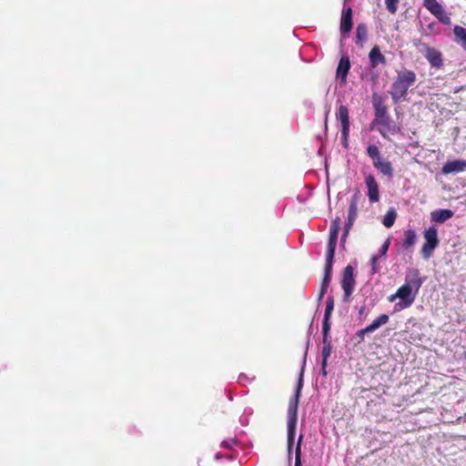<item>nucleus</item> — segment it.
I'll list each match as a JSON object with an SVG mask.
<instances>
[{
    "instance_id": "nucleus-1",
    "label": "nucleus",
    "mask_w": 466,
    "mask_h": 466,
    "mask_svg": "<svg viewBox=\"0 0 466 466\" xmlns=\"http://www.w3.org/2000/svg\"><path fill=\"white\" fill-rule=\"evenodd\" d=\"M302 387V381L301 379L299 380L295 394L289 399V408H288V450L289 453L291 451V447L295 441V433H296V427H297V420H298V406H299V400L300 396Z\"/></svg>"
},
{
    "instance_id": "nucleus-2",
    "label": "nucleus",
    "mask_w": 466,
    "mask_h": 466,
    "mask_svg": "<svg viewBox=\"0 0 466 466\" xmlns=\"http://www.w3.org/2000/svg\"><path fill=\"white\" fill-rule=\"evenodd\" d=\"M416 75L411 70H403L400 72L390 88V96L395 103L403 99L408 93L409 88L415 83Z\"/></svg>"
},
{
    "instance_id": "nucleus-3",
    "label": "nucleus",
    "mask_w": 466,
    "mask_h": 466,
    "mask_svg": "<svg viewBox=\"0 0 466 466\" xmlns=\"http://www.w3.org/2000/svg\"><path fill=\"white\" fill-rule=\"evenodd\" d=\"M423 237L425 239V243L423 244L420 253L424 259H429L432 254L434 249L439 245L438 232L435 227H430L425 229L423 232Z\"/></svg>"
},
{
    "instance_id": "nucleus-4",
    "label": "nucleus",
    "mask_w": 466,
    "mask_h": 466,
    "mask_svg": "<svg viewBox=\"0 0 466 466\" xmlns=\"http://www.w3.org/2000/svg\"><path fill=\"white\" fill-rule=\"evenodd\" d=\"M417 293L418 292L412 289L402 285L398 289L395 294L390 297V301H394L396 299H399L400 301L395 307L398 308L397 309H403L409 308L413 303Z\"/></svg>"
},
{
    "instance_id": "nucleus-5",
    "label": "nucleus",
    "mask_w": 466,
    "mask_h": 466,
    "mask_svg": "<svg viewBox=\"0 0 466 466\" xmlns=\"http://www.w3.org/2000/svg\"><path fill=\"white\" fill-rule=\"evenodd\" d=\"M341 288L343 289V301L349 302L355 288V279L353 276V268L348 265L343 271L341 279Z\"/></svg>"
},
{
    "instance_id": "nucleus-6",
    "label": "nucleus",
    "mask_w": 466,
    "mask_h": 466,
    "mask_svg": "<svg viewBox=\"0 0 466 466\" xmlns=\"http://www.w3.org/2000/svg\"><path fill=\"white\" fill-rule=\"evenodd\" d=\"M420 51L423 54L431 67L440 69L443 66V56L441 51L434 47H431L425 44H421Z\"/></svg>"
},
{
    "instance_id": "nucleus-7",
    "label": "nucleus",
    "mask_w": 466,
    "mask_h": 466,
    "mask_svg": "<svg viewBox=\"0 0 466 466\" xmlns=\"http://www.w3.org/2000/svg\"><path fill=\"white\" fill-rule=\"evenodd\" d=\"M360 199V193L356 192L350 198V207H349V214H348V222L345 225L344 232L341 237V242L344 243L348 234L350 232V228L352 227L358 213V203Z\"/></svg>"
},
{
    "instance_id": "nucleus-8",
    "label": "nucleus",
    "mask_w": 466,
    "mask_h": 466,
    "mask_svg": "<svg viewBox=\"0 0 466 466\" xmlns=\"http://www.w3.org/2000/svg\"><path fill=\"white\" fill-rule=\"evenodd\" d=\"M373 125H378L380 134L387 138L389 135H396L400 132V127L390 119V116L374 120Z\"/></svg>"
},
{
    "instance_id": "nucleus-9",
    "label": "nucleus",
    "mask_w": 466,
    "mask_h": 466,
    "mask_svg": "<svg viewBox=\"0 0 466 466\" xmlns=\"http://www.w3.org/2000/svg\"><path fill=\"white\" fill-rule=\"evenodd\" d=\"M340 229V218H336L331 221L330 228H329V239L328 244L327 254L335 255V249L337 246V240L339 237V232Z\"/></svg>"
},
{
    "instance_id": "nucleus-10",
    "label": "nucleus",
    "mask_w": 466,
    "mask_h": 466,
    "mask_svg": "<svg viewBox=\"0 0 466 466\" xmlns=\"http://www.w3.org/2000/svg\"><path fill=\"white\" fill-rule=\"evenodd\" d=\"M365 184L368 188V198L371 203L378 202L380 199V191L379 186L372 175H368L365 177Z\"/></svg>"
},
{
    "instance_id": "nucleus-11",
    "label": "nucleus",
    "mask_w": 466,
    "mask_h": 466,
    "mask_svg": "<svg viewBox=\"0 0 466 466\" xmlns=\"http://www.w3.org/2000/svg\"><path fill=\"white\" fill-rule=\"evenodd\" d=\"M422 279L420 277V272L416 268H410L406 275L404 286L412 289L415 291H419L422 285Z\"/></svg>"
},
{
    "instance_id": "nucleus-12",
    "label": "nucleus",
    "mask_w": 466,
    "mask_h": 466,
    "mask_svg": "<svg viewBox=\"0 0 466 466\" xmlns=\"http://www.w3.org/2000/svg\"><path fill=\"white\" fill-rule=\"evenodd\" d=\"M466 168V161L465 160H453L447 162L442 167L443 174H451V173H459L463 171Z\"/></svg>"
},
{
    "instance_id": "nucleus-13",
    "label": "nucleus",
    "mask_w": 466,
    "mask_h": 466,
    "mask_svg": "<svg viewBox=\"0 0 466 466\" xmlns=\"http://www.w3.org/2000/svg\"><path fill=\"white\" fill-rule=\"evenodd\" d=\"M373 167L377 170H379L383 176L392 177L393 167L391 163L388 159L381 157L373 163Z\"/></svg>"
},
{
    "instance_id": "nucleus-14",
    "label": "nucleus",
    "mask_w": 466,
    "mask_h": 466,
    "mask_svg": "<svg viewBox=\"0 0 466 466\" xmlns=\"http://www.w3.org/2000/svg\"><path fill=\"white\" fill-rule=\"evenodd\" d=\"M370 64L372 68L377 67L380 64L385 65L386 58L381 54L379 46H375L371 48L369 54Z\"/></svg>"
},
{
    "instance_id": "nucleus-15",
    "label": "nucleus",
    "mask_w": 466,
    "mask_h": 466,
    "mask_svg": "<svg viewBox=\"0 0 466 466\" xmlns=\"http://www.w3.org/2000/svg\"><path fill=\"white\" fill-rule=\"evenodd\" d=\"M453 216V211L451 209H435L431 213V219L436 223H444Z\"/></svg>"
},
{
    "instance_id": "nucleus-16",
    "label": "nucleus",
    "mask_w": 466,
    "mask_h": 466,
    "mask_svg": "<svg viewBox=\"0 0 466 466\" xmlns=\"http://www.w3.org/2000/svg\"><path fill=\"white\" fill-rule=\"evenodd\" d=\"M333 258H334V255H332V254L326 255L324 277H323L322 283H321L322 286L329 287L330 284Z\"/></svg>"
},
{
    "instance_id": "nucleus-17",
    "label": "nucleus",
    "mask_w": 466,
    "mask_h": 466,
    "mask_svg": "<svg viewBox=\"0 0 466 466\" xmlns=\"http://www.w3.org/2000/svg\"><path fill=\"white\" fill-rule=\"evenodd\" d=\"M352 27V11L351 8H348L343 11L341 21H340V31L343 34H348Z\"/></svg>"
},
{
    "instance_id": "nucleus-18",
    "label": "nucleus",
    "mask_w": 466,
    "mask_h": 466,
    "mask_svg": "<svg viewBox=\"0 0 466 466\" xmlns=\"http://www.w3.org/2000/svg\"><path fill=\"white\" fill-rule=\"evenodd\" d=\"M350 68V59L347 56H342L339 60L337 76L341 79L342 82H346L349 70Z\"/></svg>"
},
{
    "instance_id": "nucleus-19",
    "label": "nucleus",
    "mask_w": 466,
    "mask_h": 466,
    "mask_svg": "<svg viewBox=\"0 0 466 466\" xmlns=\"http://www.w3.org/2000/svg\"><path fill=\"white\" fill-rule=\"evenodd\" d=\"M416 241H417V235H416L415 230H413V229H407L404 232V238H403V241H402V247L405 249H409V248H410L411 247H413L415 245Z\"/></svg>"
},
{
    "instance_id": "nucleus-20",
    "label": "nucleus",
    "mask_w": 466,
    "mask_h": 466,
    "mask_svg": "<svg viewBox=\"0 0 466 466\" xmlns=\"http://www.w3.org/2000/svg\"><path fill=\"white\" fill-rule=\"evenodd\" d=\"M455 41L466 51V29L462 26H454Z\"/></svg>"
},
{
    "instance_id": "nucleus-21",
    "label": "nucleus",
    "mask_w": 466,
    "mask_h": 466,
    "mask_svg": "<svg viewBox=\"0 0 466 466\" xmlns=\"http://www.w3.org/2000/svg\"><path fill=\"white\" fill-rule=\"evenodd\" d=\"M373 106H374V109H375V116H376L375 120H379V119L389 116L387 107L381 99H378V100L374 99Z\"/></svg>"
},
{
    "instance_id": "nucleus-22",
    "label": "nucleus",
    "mask_w": 466,
    "mask_h": 466,
    "mask_svg": "<svg viewBox=\"0 0 466 466\" xmlns=\"http://www.w3.org/2000/svg\"><path fill=\"white\" fill-rule=\"evenodd\" d=\"M336 116L341 123V127H350L349 111L345 106H339Z\"/></svg>"
},
{
    "instance_id": "nucleus-23",
    "label": "nucleus",
    "mask_w": 466,
    "mask_h": 466,
    "mask_svg": "<svg viewBox=\"0 0 466 466\" xmlns=\"http://www.w3.org/2000/svg\"><path fill=\"white\" fill-rule=\"evenodd\" d=\"M389 320V316L386 314H381L376 319H374L370 325L365 328V331H370V333L378 329L380 326L386 324Z\"/></svg>"
},
{
    "instance_id": "nucleus-24",
    "label": "nucleus",
    "mask_w": 466,
    "mask_h": 466,
    "mask_svg": "<svg viewBox=\"0 0 466 466\" xmlns=\"http://www.w3.org/2000/svg\"><path fill=\"white\" fill-rule=\"evenodd\" d=\"M423 5L433 15H436V14L443 9L437 0H423Z\"/></svg>"
},
{
    "instance_id": "nucleus-25",
    "label": "nucleus",
    "mask_w": 466,
    "mask_h": 466,
    "mask_svg": "<svg viewBox=\"0 0 466 466\" xmlns=\"http://www.w3.org/2000/svg\"><path fill=\"white\" fill-rule=\"evenodd\" d=\"M397 218V213L394 208H390L387 213L385 214L382 224L384 227L390 228L393 226L395 220Z\"/></svg>"
},
{
    "instance_id": "nucleus-26",
    "label": "nucleus",
    "mask_w": 466,
    "mask_h": 466,
    "mask_svg": "<svg viewBox=\"0 0 466 466\" xmlns=\"http://www.w3.org/2000/svg\"><path fill=\"white\" fill-rule=\"evenodd\" d=\"M367 154L369 157L372 160V164L382 157L379 147L374 144H370L367 147Z\"/></svg>"
},
{
    "instance_id": "nucleus-27",
    "label": "nucleus",
    "mask_w": 466,
    "mask_h": 466,
    "mask_svg": "<svg viewBox=\"0 0 466 466\" xmlns=\"http://www.w3.org/2000/svg\"><path fill=\"white\" fill-rule=\"evenodd\" d=\"M434 16L443 25H449L451 23V17L446 13L444 8L441 11H440L438 14H436V15H434Z\"/></svg>"
},
{
    "instance_id": "nucleus-28",
    "label": "nucleus",
    "mask_w": 466,
    "mask_h": 466,
    "mask_svg": "<svg viewBox=\"0 0 466 466\" xmlns=\"http://www.w3.org/2000/svg\"><path fill=\"white\" fill-rule=\"evenodd\" d=\"M302 438H303V436H302V434H300L299 437L298 442H297L296 451H295V454H296L295 466H301L300 456H301Z\"/></svg>"
},
{
    "instance_id": "nucleus-29",
    "label": "nucleus",
    "mask_w": 466,
    "mask_h": 466,
    "mask_svg": "<svg viewBox=\"0 0 466 466\" xmlns=\"http://www.w3.org/2000/svg\"><path fill=\"white\" fill-rule=\"evenodd\" d=\"M329 319H330V317H325V316H324V319H323L322 332H323L324 342H326V339H327V337H328V333H329V331L330 329Z\"/></svg>"
},
{
    "instance_id": "nucleus-30",
    "label": "nucleus",
    "mask_w": 466,
    "mask_h": 466,
    "mask_svg": "<svg viewBox=\"0 0 466 466\" xmlns=\"http://www.w3.org/2000/svg\"><path fill=\"white\" fill-rule=\"evenodd\" d=\"M330 353H331V347H330V344L329 343L328 345H325L323 347L322 352H321L323 366H327L328 359L330 356Z\"/></svg>"
},
{
    "instance_id": "nucleus-31",
    "label": "nucleus",
    "mask_w": 466,
    "mask_h": 466,
    "mask_svg": "<svg viewBox=\"0 0 466 466\" xmlns=\"http://www.w3.org/2000/svg\"><path fill=\"white\" fill-rule=\"evenodd\" d=\"M333 309H334V299H333L332 296H329L327 299L324 316L330 317L331 313L333 311Z\"/></svg>"
},
{
    "instance_id": "nucleus-32",
    "label": "nucleus",
    "mask_w": 466,
    "mask_h": 466,
    "mask_svg": "<svg viewBox=\"0 0 466 466\" xmlns=\"http://www.w3.org/2000/svg\"><path fill=\"white\" fill-rule=\"evenodd\" d=\"M357 39L362 41L367 36V28L364 25H359L356 30Z\"/></svg>"
},
{
    "instance_id": "nucleus-33",
    "label": "nucleus",
    "mask_w": 466,
    "mask_h": 466,
    "mask_svg": "<svg viewBox=\"0 0 466 466\" xmlns=\"http://www.w3.org/2000/svg\"><path fill=\"white\" fill-rule=\"evenodd\" d=\"M398 2L399 0H385L386 7L390 13H396Z\"/></svg>"
},
{
    "instance_id": "nucleus-34",
    "label": "nucleus",
    "mask_w": 466,
    "mask_h": 466,
    "mask_svg": "<svg viewBox=\"0 0 466 466\" xmlns=\"http://www.w3.org/2000/svg\"><path fill=\"white\" fill-rule=\"evenodd\" d=\"M350 135V127H341V140L344 147H348V137Z\"/></svg>"
},
{
    "instance_id": "nucleus-35",
    "label": "nucleus",
    "mask_w": 466,
    "mask_h": 466,
    "mask_svg": "<svg viewBox=\"0 0 466 466\" xmlns=\"http://www.w3.org/2000/svg\"><path fill=\"white\" fill-rule=\"evenodd\" d=\"M390 244V239L388 238L381 245V247L380 248V250H379V253H380V257H386V254H387V252L389 250Z\"/></svg>"
},
{
    "instance_id": "nucleus-36",
    "label": "nucleus",
    "mask_w": 466,
    "mask_h": 466,
    "mask_svg": "<svg viewBox=\"0 0 466 466\" xmlns=\"http://www.w3.org/2000/svg\"><path fill=\"white\" fill-rule=\"evenodd\" d=\"M237 441L234 438H230L228 440H225L221 442V446L225 449H232L234 445H236Z\"/></svg>"
},
{
    "instance_id": "nucleus-37",
    "label": "nucleus",
    "mask_w": 466,
    "mask_h": 466,
    "mask_svg": "<svg viewBox=\"0 0 466 466\" xmlns=\"http://www.w3.org/2000/svg\"><path fill=\"white\" fill-rule=\"evenodd\" d=\"M378 259H379V256H373L371 258V271H372V274L377 273L378 270H379V268L377 266Z\"/></svg>"
},
{
    "instance_id": "nucleus-38",
    "label": "nucleus",
    "mask_w": 466,
    "mask_h": 466,
    "mask_svg": "<svg viewBox=\"0 0 466 466\" xmlns=\"http://www.w3.org/2000/svg\"><path fill=\"white\" fill-rule=\"evenodd\" d=\"M329 287L326 286H320L319 293V300H321L327 292Z\"/></svg>"
},
{
    "instance_id": "nucleus-39",
    "label": "nucleus",
    "mask_w": 466,
    "mask_h": 466,
    "mask_svg": "<svg viewBox=\"0 0 466 466\" xmlns=\"http://www.w3.org/2000/svg\"><path fill=\"white\" fill-rule=\"evenodd\" d=\"M367 333H370V331H365V329H362L358 331L357 335L358 337H360V339H363L365 334Z\"/></svg>"
},
{
    "instance_id": "nucleus-40",
    "label": "nucleus",
    "mask_w": 466,
    "mask_h": 466,
    "mask_svg": "<svg viewBox=\"0 0 466 466\" xmlns=\"http://www.w3.org/2000/svg\"><path fill=\"white\" fill-rule=\"evenodd\" d=\"M321 371H322V374H323L324 376H326V375H327L326 366H323V365H322V370H321Z\"/></svg>"
},
{
    "instance_id": "nucleus-41",
    "label": "nucleus",
    "mask_w": 466,
    "mask_h": 466,
    "mask_svg": "<svg viewBox=\"0 0 466 466\" xmlns=\"http://www.w3.org/2000/svg\"><path fill=\"white\" fill-rule=\"evenodd\" d=\"M364 310H365V308H363V307H362V308L360 309V315L364 314Z\"/></svg>"
},
{
    "instance_id": "nucleus-42",
    "label": "nucleus",
    "mask_w": 466,
    "mask_h": 466,
    "mask_svg": "<svg viewBox=\"0 0 466 466\" xmlns=\"http://www.w3.org/2000/svg\"><path fill=\"white\" fill-rule=\"evenodd\" d=\"M464 356H465V358H466V351L464 352Z\"/></svg>"
}]
</instances>
